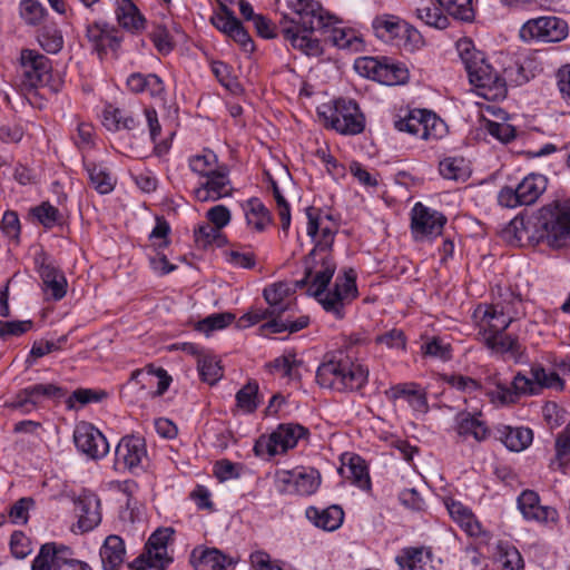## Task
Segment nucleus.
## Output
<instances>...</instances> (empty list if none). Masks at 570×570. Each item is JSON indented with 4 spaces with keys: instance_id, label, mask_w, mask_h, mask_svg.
Masks as SVG:
<instances>
[{
    "instance_id": "obj_1",
    "label": "nucleus",
    "mask_w": 570,
    "mask_h": 570,
    "mask_svg": "<svg viewBox=\"0 0 570 570\" xmlns=\"http://www.w3.org/2000/svg\"><path fill=\"white\" fill-rule=\"evenodd\" d=\"M336 271V263L330 253L311 250L305 258V276L296 287L307 286V293L315 297L323 308L336 318L344 317V306L356 297L357 288L353 271L337 276L334 288L325 293Z\"/></svg>"
},
{
    "instance_id": "obj_2",
    "label": "nucleus",
    "mask_w": 570,
    "mask_h": 570,
    "mask_svg": "<svg viewBox=\"0 0 570 570\" xmlns=\"http://www.w3.org/2000/svg\"><path fill=\"white\" fill-rule=\"evenodd\" d=\"M293 11L288 26H283L282 32L293 48L309 57H318L323 48L318 39L312 33L315 30L328 28L334 24V17L325 12L314 0H285Z\"/></svg>"
},
{
    "instance_id": "obj_3",
    "label": "nucleus",
    "mask_w": 570,
    "mask_h": 570,
    "mask_svg": "<svg viewBox=\"0 0 570 570\" xmlns=\"http://www.w3.org/2000/svg\"><path fill=\"white\" fill-rule=\"evenodd\" d=\"M531 377L518 373L511 384L503 382L498 373L485 379V394L495 405H508L519 401L523 395H538L543 389L563 390V383L556 373H547L541 365H534Z\"/></svg>"
},
{
    "instance_id": "obj_4",
    "label": "nucleus",
    "mask_w": 570,
    "mask_h": 570,
    "mask_svg": "<svg viewBox=\"0 0 570 570\" xmlns=\"http://www.w3.org/2000/svg\"><path fill=\"white\" fill-rule=\"evenodd\" d=\"M367 380L368 368L354 358L352 350L336 352L316 372V382L321 387L338 392L361 390Z\"/></svg>"
},
{
    "instance_id": "obj_5",
    "label": "nucleus",
    "mask_w": 570,
    "mask_h": 570,
    "mask_svg": "<svg viewBox=\"0 0 570 570\" xmlns=\"http://www.w3.org/2000/svg\"><path fill=\"white\" fill-rule=\"evenodd\" d=\"M456 50L469 76L470 82L485 99H502L505 89L499 80V73L487 63L484 53L476 50L471 39L463 38L456 42Z\"/></svg>"
},
{
    "instance_id": "obj_6",
    "label": "nucleus",
    "mask_w": 570,
    "mask_h": 570,
    "mask_svg": "<svg viewBox=\"0 0 570 570\" xmlns=\"http://www.w3.org/2000/svg\"><path fill=\"white\" fill-rule=\"evenodd\" d=\"M541 235L550 247L570 245V199L556 200L543 206L538 213Z\"/></svg>"
},
{
    "instance_id": "obj_7",
    "label": "nucleus",
    "mask_w": 570,
    "mask_h": 570,
    "mask_svg": "<svg viewBox=\"0 0 570 570\" xmlns=\"http://www.w3.org/2000/svg\"><path fill=\"white\" fill-rule=\"evenodd\" d=\"M515 304H520L517 298L507 304L479 305L473 317L480 326L482 337L487 334L503 333L517 317Z\"/></svg>"
},
{
    "instance_id": "obj_8",
    "label": "nucleus",
    "mask_w": 570,
    "mask_h": 570,
    "mask_svg": "<svg viewBox=\"0 0 570 570\" xmlns=\"http://www.w3.org/2000/svg\"><path fill=\"white\" fill-rule=\"evenodd\" d=\"M354 67L360 75L386 86L405 83L409 79V70L389 58H358Z\"/></svg>"
},
{
    "instance_id": "obj_9",
    "label": "nucleus",
    "mask_w": 570,
    "mask_h": 570,
    "mask_svg": "<svg viewBox=\"0 0 570 570\" xmlns=\"http://www.w3.org/2000/svg\"><path fill=\"white\" fill-rule=\"evenodd\" d=\"M547 188V178L539 174L524 177L515 188L503 187L498 195V202L507 208L532 205Z\"/></svg>"
},
{
    "instance_id": "obj_10",
    "label": "nucleus",
    "mask_w": 570,
    "mask_h": 570,
    "mask_svg": "<svg viewBox=\"0 0 570 570\" xmlns=\"http://www.w3.org/2000/svg\"><path fill=\"white\" fill-rule=\"evenodd\" d=\"M394 127L399 131L429 140L442 137L445 125L435 114L428 110L415 109L410 111L405 117L396 119Z\"/></svg>"
},
{
    "instance_id": "obj_11",
    "label": "nucleus",
    "mask_w": 570,
    "mask_h": 570,
    "mask_svg": "<svg viewBox=\"0 0 570 570\" xmlns=\"http://www.w3.org/2000/svg\"><path fill=\"white\" fill-rule=\"evenodd\" d=\"M326 120L332 129L342 135H358L365 128V117L353 99H337Z\"/></svg>"
},
{
    "instance_id": "obj_12",
    "label": "nucleus",
    "mask_w": 570,
    "mask_h": 570,
    "mask_svg": "<svg viewBox=\"0 0 570 570\" xmlns=\"http://www.w3.org/2000/svg\"><path fill=\"white\" fill-rule=\"evenodd\" d=\"M32 570H91L88 563L72 558V551L66 546L46 543L41 546L32 562Z\"/></svg>"
},
{
    "instance_id": "obj_13",
    "label": "nucleus",
    "mask_w": 570,
    "mask_h": 570,
    "mask_svg": "<svg viewBox=\"0 0 570 570\" xmlns=\"http://www.w3.org/2000/svg\"><path fill=\"white\" fill-rule=\"evenodd\" d=\"M568 35V24L554 16L530 19L520 29L523 41L559 42Z\"/></svg>"
},
{
    "instance_id": "obj_14",
    "label": "nucleus",
    "mask_w": 570,
    "mask_h": 570,
    "mask_svg": "<svg viewBox=\"0 0 570 570\" xmlns=\"http://www.w3.org/2000/svg\"><path fill=\"white\" fill-rule=\"evenodd\" d=\"M278 489L283 493H296L311 495L316 492L321 484V474L313 468H296L294 470H282L276 474Z\"/></svg>"
},
{
    "instance_id": "obj_15",
    "label": "nucleus",
    "mask_w": 570,
    "mask_h": 570,
    "mask_svg": "<svg viewBox=\"0 0 570 570\" xmlns=\"http://www.w3.org/2000/svg\"><path fill=\"white\" fill-rule=\"evenodd\" d=\"M147 461L145 440L139 436H124L115 450L114 468L116 471H129L136 473L144 469Z\"/></svg>"
},
{
    "instance_id": "obj_16",
    "label": "nucleus",
    "mask_w": 570,
    "mask_h": 570,
    "mask_svg": "<svg viewBox=\"0 0 570 570\" xmlns=\"http://www.w3.org/2000/svg\"><path fill=\"white\" fill-rule=\"evenodd\" d=\"M73 442L78 451L92 460L101 459L109 452V443L105 435L88 422L76 425Z\"/></svg>"
},
{
    "instance_id": "obj_17",
    "label": "nucleus",
    "mask_w": 570,
    "mask_h": 570,
    "mask_svg": "<svg viewBox=\"0 0 570 570\" xmlns=\"http://www.w3.org/2000/svg\"><path fill=\"white\" fill-rule=\"evenodd\" d=\"M411 228L416 239L438 236L446 223V217L422 203H416L411 213Z\"/></svg>"
},
{
    "instance_id": "obj_18",
    "label": "nucleus",
    "mask_w": 570,
    "mask_h": 570,
    "mask_svg": "<svg viewBox=\"0 0 570 570\" xmlns=\"http://www.w3.org/2000/svg\"><path fill=\"white\" fill-rule=\"evenodd\" d=\"M205 178L206 180L194 190L196 200L200 203L216 202L233 195L234 188L226 165H222L218 170Z\"/></svg>"
},
{
    "instance_id": "obj_19",
    "label": "nucleus",
    "mask_w": 570,
    "mask_h": 570,
    "mask_svg": "<svg viewBox=\"0 0 570 570\" xmlns=\"http://www.w3.org/2000/svg\"><path fill=\"white\" fill-rule=\"evenodd\" d=\"M306 216L308 219L307 235L314 243V248L312 250H316L318 253H328L335 237V230L330 226L328 223L331 216H323L320 209L314 207H308L306 209Z\"/></svg>"
},
{
    "instance_id": "obj_20",
    "label": "nucleus",
    "mask_w": 570,
    "mask_h": 570,
    "mask_svg": "<svg viewBox=\"0 0 570 570\" xmlns=\"http://www.w3.org/2000/svg\"><path fill=\"white\" fill-rule=\"evenodd\" d=\"M20 62L27 87L36 88L47 81L51 71L50 60L32 49H22Z\"/></svg>"
},
{
    "instance_id": "obj_21",
    "label": "nucleus",
    "mask_w": 570,
    "mask_h": 570,
    "mask_svg": "<svg viewBox=\"0 0 570 570\" xmlns=\"http://www.w3.org/2000/svg\"><path fill=\"white\" fill-rule=\"evenodd\" d=\"M518 508L525 520L535 521L540 524H553L559 519L557 510L552 507L540 504L538 493L531 490H524L519 495Z\"/></svg>"
},
{
    "instance_id": "obj_22",
    "label": "nucleus",
    "mask_w": 570,
    "mask_h": 570,
    "mask_svg": "<svg viewBox=\"0 0 570 570\" xmlns=\"http://www.w3.org/2000/svg\"><path fill=\"white\" fill-rule=\"evenodd\" d=\"M538 222V215L533 217H514L504 228V237L519 246L534 244L544 240Z\"/></svg>"
},
{
    "instance_id": "obj_23",
    "label": "nucleus",
    "mask_w": 570,
    "mask_h": 570,
    "mask_svg": "<svg viewBox=\"0 0 570 570\" xmlns=\"http://www.w3.org/2000/svg\"><path fill=\"white\" fill-rule=\"evenodd\" d=\"M307 435V429L297 423H284L269 435L266 443L269 455L286 452L297 445L298 441Z\"/></svg>"
},
{
    "instance_id": "obj_24",
    "label": "nucleus",
    "mask_w": 570,
    "mask_h": 570,
    "mask_svg": "<svg viewBox=\"0 0 570 570\" xmlns=\"http://www.w3.org/2000/svg\"><path fill=\"white\" fill-rule=\"evenodd\" d=\"M190 563L196 570H229L236 560L216 548L197 547L190 553Z\"/></svg>"
},
{
    "instance_id": "obj_25",
    "label": "nucleus",
    "mask_w": 570,
    "mask_h": 570,
    "mask_svg": "<svg viewBox=\"0 0 570 570\" xmlns=\"http://www.w3.org/2000/svg\"><path fill=\"white\" fill-rule=\"evenodd\" d=\"M78 527L82 532L91 531L101 522L100 500L89 491H83L76 500Z\"/></svg>"
},
{
    "instance_id": "obj_26",
    "label": "nucleus",
    "mask_w": 570,
    "mask_h": 570,
    "mask_svg": "<svg viewBox=\"0 0 570 570\" xmlns=\"http://www.w3.org/2000/svg\"><path fill=\"white\" fill-rule=\"evenodd\" d=\"M263 296L268 304L269 313L274 314L275 318L295 309V298L291 295V288L286 283L279 282L267 286Z\"/></svg>"
},
{
    "instance_id": "obj_27",
    "label": "nucleus",
    "mask_w": 570,
    "mask_h": 570,
    "mask_svg": "<svg viewBox=\"0 0 570 570\" xmlns=\"http://www.w3.org/2000/svg\"><path fill=\"white\" fill-rule=\"evenodd\" d=\"M483 342L492 353L502 355L503 357L513 360L514 362L520 361L523 354V348L518 337L504 334V332L487 334L485 337H483Z\"/></svg>"
},
{
    "instance_id": "obj_28",
    "label": "nucleus",
    "mask_w": 570,
    "mask_h": 570,
    "mask_svg": "<svg viewBox=\"0 0 570 570\" xmlns=\"http://www.w3.org/2000/svg\"><path fill=\"white\" fill-rule=\"evenodd\" d=\"M455 431L459 436H472L475 441L482 442L490 435L485 422L481 420V413L460 412L455 416Z\"/></svg>"
},
{
    "instance_id": "obj_29",
    "label": "nucleus",
    "mask_w": 570,
    "mask_h": 570,
    "mask_svg": "<svg viewBox=\"0 0 570 570\" xmlns=\"http://www.w3.org/2000/svg\"><path fill=\"white\" fill-rule=\"evenodd\" d=\"M446 509L452 520L470 537H480L483 533L482 525L470 508L460 501H446Z\"/></svg>"
},
{
    "instance_id": "obj_30",
    "label": "nucleus",
    "mask_w": 570,
    "mask_h": 570,
    "mask_svg": "<svg viewBox=\"0 0 570 570\" xmlns=\"http://www.w3.org/2000/svg\"><path fill=\"white\" fill-rule=\"evenodd\" d=\"M389 394L393 400H405L417 413L425 414L429 411L426 393L415 383L397 384L390 390Z\"/></svg>"
},
{
    "instance_id": "obj_31",
    "label": "nucleus",
    "mask_w": 570,
    "mask_h": 570,
    "mask_svg": "<svg viewBox=\"0 0 570 570\" xmlns=\"http://www.w3.org/2000/svg\"><path fill=\"white\" fill-rule=\"evenodd\" d=\"M99 556L104 570H119L126 556L124 540L116 534L108 535L100 548Z\"/></svg>"
},
{
    "instance_id": "obj_32",
    "label": "nucleus",
    "mask_w": 570,
    "mask_h": 570,
    "mask_svg": "<svg viewBox=\"0 0 570 570\" xmlns=\"http://www.w3.org/2000/svg\"><path fill=\"white\" fill-rule=\"evenodd\" d=\"M45 294L60 301L67 293V279L62 272L50 264H42L39 269Z\"/></svg>"
},
{
    "instance_id": "obj_33",
    "label": "nucleus",
    "mask_w": 570,
    "mask_h": 570,
    "mask_svg": "<svg viewBox=\"0 0 570 570\" xmlns=\"http://www.w3.org/2000/svg\"><path fill=\"white\" fill-rule=\"evenodd\" d=\"M497 434L498 439L507 446V449L514 452H520L527 449L533 439L532 430L523 426H499L497 428Z\"/></svg>"
},
{
    "instance_id": "obj_34",
    "label": "nucleus",
    "mask_w": 570,
    "mask_h": 570,
    "mask_svg": "<svg viewBox=\"0 0 570 570\" xmlns=\"http://www.w3.org/2000/svg\"><path fill=\"white\" fill-rule=\"evenodd\" d=\"M306 515L316 527L326 531H334L340 528L344 519V512L337 505L323 510L309 508L306 510Z\"/></svg>"
},
{
    "instance_id": "obj_35",
    "label": "nucleus",
    "mask_w": 570,
    "mask_h": 570,
    "mask_svg": "<svg viewBox=\"0 0 570 570\" xmlns=\"http://www.w3.org/2000/svg\"><path fill=\"white\" fill-rule=\"evenodd\" d=\"M401 570H436L432 564L431 553L422 548H410L396 558Z\"/></svg>"
},
{
    "instance_id": "obj_36",
    "label": "nucleus",
    "mask_w": 570,
    "mask_h": 570,
    "mask_svg": "<svg viewBox=\"0 0 570 570\" xmlns=\"http://www.w3.org/2000/svg\"><path fill=\"white\" fill-rule=\"evenodd\" d=\"M116 17L119 24L128 30H138L144 19L131 0H117Z\"/></svg>"
},
{
    "instance_id": "obj_37",
    "label": "nucleus",
    "mask_w": 570,
    "mask_h": 570,
    "mask_svg": "<svg viewBox=\"0 0 570 570\" xmlns=\"http://www.w3.org/2000/svg\"><path fill=\"white\" fill-rule=\"evenodd\" d=\"M190 170L202 177H207L220 168L217 155L210 149H204L200 154L193 155L188 159Z\"/></svg>"
},
{
    "instance_id": "obj_38",
    "label": "nucleus",
    "mask_w": 570,
    "mask_h": 570,
    "mask_svg": "<svg viewBox=\"0 0 570 570\" xmlns=\"http://www.w3.org/2000/svg\"><path fill=\"white\" fill-rule=\"evenodd\" d=\"M86 169L92 187L99 194H109L114 190L116 180L106 167L97 164H86Z\"/></svg>"
},
{
    "instance_id": "obj_39",
    "label": "nucleus",
    "mask_w": 570,
    "mask_h": 570,
    "mask_svg": "<svg viewBox=\"0 0 570 570\" xmlns=\"http://www.w3.org/2000/svg\"><path fill=\"white\" fill-rule=\"evenodd\" d=\"M497 560L502 570H523L524 561L519 550L509 542L500 541L497 544Z\"/></svg>"
},
{
    "instance_id": "obj_40",
    "label": "nucleus",
    "mask_w": 570,
    "mask_h": 570,
    "mask_svg": "<svg viewBox=\"0 0 570 570\" xmlns=\"http://www.w3.org/2000/svg\"><path fill=\"white\" fill-rule=\"evenodd\" d=\"M245 216L247 224L258 232L264 230V228L271 223L269 212L257 198L247 200Z\"/></svg>"
},
{
    "instance_id": "obj_41",
    "label": "nucleus",
    "mask_w": 570,
    "mask_h": 570,
    "mask_svg": "<svg viewBox=\"0 0 570 570\" xmlns=\"http://www.w3.org/2000/svg\"><path fill=\"white\" fill-rule=\"evenodd\" d=\"M197 368L202 381L209 385L216 384L224 374L220 361L214 355L204 354L199 356Z\"/></svg>"
},
{
    "instance_id": "obj_42",
    "label": "nucleus",
    "mask_w": 570,
    "mask_h": 570,
    "mask_svg": "<svg viewBox=\"0 0 570 570\" xmlns=\"http://www.w3.org/2000/svg\"><path fill=\"white\" fill-rule=\"evenodd\" d=\"M309 323L308 316H299L297 320L292 321L288 317L283 318L276 317L272 321H267L265 324L261 326L262 332H269V333H282L288 331L289 333H296L303 328H305Z\"/></svg>"
},
{
    "instance_id": "obj_43",
    "label": "nucleus",
    "mask_w": 570,
    "mask_h": 570,
    "mask_svg": "<svg viewBox=\"0 0 570 570\" xmlns=\"http://www.w3.org/2000/svg\"><path fill=\"white\" fill-rule=\"evenodd\" d=\"M140 377L153 380L157 379V391L156 395H163L169 387L171 377L168 373L159 367L155 368L153 365L147 366L145 370H136L131 373L130 381H135L137 383H144Z\"/></svg>"
},
{
    "instance_id": "obj_44",
    "label": "nucleus",
    "mask_w": 570,
    "mask_h": 570,
    "mask_svg": "<svg viewBox=\"0 0 570 570\" xmlns=\"http://www.w3.org/2000/svg\"><path fill=\"white\" fill-rule=\"evenodd\" d=\"M170 561L168 556L144 550V552L129 564V568L131 570H165Z\"/></svg>"
},
{
    "instance_id": "obj_45",
    "label": "nucleus",
    "mask_w": 570,
    "mask_h": 570,
    "mask_svg": "<svg viewBox=\"0 0 570 570\" xmlns=\"http://www.w3.org/2000/svg\"><path fill=\"white\" fill-rule=\"evenodd\" d=\"M440 7L455 20L472 21L474 10L472 0H438Z\"/></svg>"
},
{
    "instance_id": "obj_46",
    "label": "nucleus",
    "mask_w": 570,
    "mask_h": 570,
    "mask_svg": "<svg viewBox=\"0 0 570 570\" xmlns=\"http://www.w3.org/2000/svg\"><path fill=\"white\" fill-rule=\"evenodd\" d=\"M373 28L379 38L389 41L400 37L405 24L395 17H377L373 21Z\"/></svg>"
},
{
    "instance_id": "obj_47",
    "label": "nucleus",
    "mask_w": 570,
    "mask_h": 570,
    "mask_svg": "<svg viewBox=\"0 0 570 570\" xmlns=\"http://www.w3.org/2000/svg\"><path fill=\"white\" fill-rule=\"evenodd\" d=\"M416 17L426 26L435 29H446L450 26L448 13H443V9L439 6H424L415 9Z\"/></svg>"
},
{
    "instance_id": "obj_48",
    "label": "nucleus",
    "mask_w": 570,
    "mask_h": 570,
    "mask_svg": "<svg viewBox=\"0 0 570 570\" xmlns=\"http://www.w3.org/2000/svg\"><path fill=\"white\" fill-rule=\"evenodd\" d=\"M195 240L200 247L216 245L218 247L226 244L227 239L222 233V229L210 223L200 225L195 229Z\"/></svg>"
},
{
    "instance_id": "obj_49",
    "label": "nucleus",
    "mask_w": 570,
    "mask_h": 570,
    "mask_svg": "<svg viewBox=\"0 0 570 570\" xmlns=\"http://www.w3.org/2000/svg\"><path fill=\"white\" fill-rule=\"evenodd\" d=\"M108 397V393L105 390L96 389H77L67 400L68 409H77L85 406L90 403H100Z\"/></svg>"
},
{
    "instance_id": "obj_50",
    "label": "nucleus",
    "mask_w": 570,
    "mask_h": 570,
    "mask_svg": "<svg viewBox=\"0 0 570 570\" xmlns=\"http://www.w3.org/2000/svg\"><path fill=\"white\" fill-rule=\"evenodd\" d=\"M37 40L41 48L48 53H58L63 47V38L56 27L45 26L39 30Z\"/></svg>"
},
{
    "instance_id": "obj_51",
    "label": "nucleus",
    "mask_w": 570,
    "mask_h": 570,
    "mask_svg": "<svg viewBox=\"0 0 570 570\" xmlns=\"http://www.w3.org/2000/svg\"><path fill=\"white\" fill-rule=\"evenodd\" d=\"M350 475L347 478L362 490H368L371 488V480L367 471V466L361 456L355 455L351 458L347 465Z\"/></svg>"
},
{
    "instance_id": "obj_52",
    "label": "nucleus",
    "mask_w": 570,
    "mask_h": 570,
    "mask_svg": "<svg viewBox=\"0 0 570 570\" xmlns=\"http://www.w3.org/2000/svg\"><path fill=\"white\" fill-rule=\"evenodd\" d=\"M28 389L37 406L41 405L46 400L59 401L66 395V391L62 387L52 383L35 384L28 386Z\"/></svg>"
},
{
    "instance_id": "obj_53",
    "label": "nucleus",
    "mask_w": 570,
    "mask_h": 570,
    "mask_svg": "<svg viewBox=\"0 0 570 570\" xmlns=\"http://www.w3.org/2000/svg\"><path fill=\"white\" fill-rule=\"evenodd\" d=\"M439 170L445 179L459 180L468 175V166L462 157H448L440 161Z\"/></svg>"
},
{
    "instance_id": "obj_54",
    "label": "nucleus",
    "mask_w": 570,
    "mask_h": 570,
    "mask_svg": "<svg viewBox=\"0 0 570 570\" xmlns=\"http://www.w3.org/2000/svg\"><path fill=\"white\" fill-rule=\"evenodd\" d=\"M331 42L340 49L357 50L361 45V39L354 30L340 27H333L330 36Z\"/></svg>"
},
{
    "instance_id": "obj_55",
    "label": "nucleus",
    "mask_w": 570,
    "mask_h": 570,
    "mask_svg": "<svg viewBox=\"0 0 570 570\" xmlns=\"http://www.w3.org/2000/svg\"><path fill=\"white\" fill-rule=\"evenodd\" d=\"M301 361L296 360L294 354L282 355L268 364L272 373H278L282 376L294 379L297 376V367Z\"/></svg>"
},
{
    "instance_id": "obj_56",
    "label": "nucleus",
    "mask_w": 570,
    "mask_h": 570,
    "mask_svg": "<svg viewBox=\"0 0 570 570\" xmlns=\"http://www.w3.org/2000/svg\"><path fill=\"white\" fill-rule=\"evenodd\" d=\"M570 454V422L567 424L564 430L558 435L556 440V458L552 460L551 465L553 468H563L569 459Z\"/></svg>"
},
{
    "instance_id": "obj_57",
    "label": "nucleus",
    "mask_w": 570,
    "mask_h": 570,
    "mask_svg": "<svg viewBox=\"0 0 570 570\" xmlns=\"http://www.w3.org/2000/svg\"><path fill=\"white\" fill-rule=\"evenodd\" d=\"M234 320L235 316L232 313H215L199 321L197 324V330L205 333L206 335H209L213 331L225 328Z\"/></svg>"
},
{
    "instance_id": "obj_58",
    "label": "nucleus",
    "mask_w": 570,
    "mask_h": 570,
    "mask_svg": "<svg viewBox=\"0 0 570 570\" xmlns=\"http://www.w3.org/2000/svg\"><path fill=\"white\" fill-rule=\"evenodd\" d=\"M258 385L249 382L243 386L236 394L237 406L246 413H252L258 405L257 401Z\"/></svg>"
},
{
    "instance_id": "obj_59",
    "label": "nucleus",
    "mask_w": 570,
    "mask_h": 570,
    "mask_svg": "<svg viewBox=\"0 0 570 570\" xmlns=\"http://www.w3.org/2000/svg\"><path fill=\"white\" fill-rule=\"evenodd\" d=\"M20 14L27 24L37 26L43 20L46 9L36 0H22Z\"/></svg>"
},
{
    "instance_id": "obj_60",
    "label": "nucleus",
    "mask_w": 570,
    "mask_h": 570,
    "mask_svg": "<svg viewBox=\"0 0 570 570\" xmlns=\"http://www.w3.org/2000/svg\"><path fill=\"white\" fill-rule=\"evenodd\" d=\"M499 80L502 82L503 88L507 90V86H520L524 83L528 78L524 75L523 67L517 62L511 61L507 67L503 68L502 72L499 73Z\"/></svg>"
},
{
    "instance_id": "obj_61",
    "label": "nucleus",
    "mask_w": 570,
    "mask_h": 570,
    "mask_svg": "<svg viewBox=\"0 0 570 570\" xmlns=\"http://www.w3.org/2000/svg\"><path fill=\"white\" fill-rule=\"evenodd\" d=\"M31 214L45 228H52L60 219L59 210L49 203L33 207Z\"/></svg>"
},
{
    "instance_id": "obj_62",
    "label": "nucleus",
    "mask_w": 570,
    "mask_h": 570,
    "mask_svg": "<svg viewBox=\"0 0 570 570\" xmlns=\"http://www.w3.org/2000/svg\"><path fill=\"white\" fill-rule=\"evenodd\" d=\"M212 22L217 29L229 36L238 24L239 20L235 17L232 10L222 4L220 12L216 13L212 18Z\"/></svg>"
},
{
    "instance_id": "obj_63",
    "label": "nucleus",
    "mask_w": 570,
    "mask_h": 570,
    "mask_svg": "<svg viewBox=\"0 0 570 570\" xmlns=\"http://www.w3.org/2000/svg\"><path fill=\"white\" fill-rule=\"evenodd\" d=\"M173 534L170 529H158L148 539L145 550L151 552H159L160 554L168 556L167 543Z\"/></svg>"
},
{
    "instance_id": "obj_64",
    "label": "nucleus",
    "mask_w": 570,
    "mask_h": 570,
    "mask_svg": "<svg viewBox=\"0 0 570 570\" xmlns=\"http://www.w3.org/2000/svg\"><path fill=\"white\" fill-rule=\"evenodd\" d=\"M488 132L501 142H510L515 138V128L507 122L487 121Z\"/></svg>"
}]
</instances>
